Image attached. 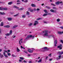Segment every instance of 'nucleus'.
I'll use <instances>...</instances> for the list:
<instances>
[{
  "mask_svg": "<svg viewBox=\"0 0 63 63\" xmlns=\"http://www.w3.org/2000/svg\"><path fill=\"white\" fill-rule=\"evenodd\" d=\"M45 8H47V9H50V7H48L47 6H45Z\"/></svg>",
  "mask_w": 63,
  "mask_h": 63,
  "instance_id": "obj_20",
  "label": "nucleus"
},
{
  "mask_svg": "<svg viewBox=\"0 0 63 63\" xmlns=\"http://www.w3.org/2000/svg\"><path fill=\"white\" fill-rule=\"evenodd\" d=\"M56 5H59L60 4H61L63 3L62 1H58L56 2H55Z\"/></svg>",
  "mask_w": 63,
  "mask_h": 63,
  "instance_id": "obj_3",
  "label": "nucleus"
},
{
  "mask_svg": "<svg viewBox=\"0 0 63 63\" xmlns=\"http://www.w3.org/2000/svg\"><path fill=\"white\" fill-rule=\"evenodd\" d=\"M3 55L5 56L6 57H8V56L7 55L5 54V52H3Z\"/></svg>",
  "mask_w": 63,
  "mask_h": 63,
  "instance_id": "obj_11",
  "label": "nucleus"
},
{
  "mask_svg": "<svg viewBox=\"0 0 63 63\" xmlns=\"http://www.w3.org/2000/svg\"><path fill=\"white\" fill-rule=\"evenodd\" d=\"M40 50H41V51H46V50H45V49H44V48L42 49H41Z\"/></svg>",
  "mask_w": 63,
  "mask_h": 63,
  "instance_id": "obj_16",
  "label": "nucleus"
},
{
  "mask_svg": "<svg viewBox=\"0 0 63 63\" xmlns=\"http://www.w3.org/2000/svg\"><path fill=\"white\" fill-rule=\"evenodd\" d=\"M43 48L44 49H45V50H45V49H47V50H48L49 49H47V47H45Z\"/></svg>",
  "mask_w": 63,
  "mask_h": 63,
  "instance_id": "obj_19",
  "label": "nucleus"
},
{
  "mask_svg": "<svg viewBox=\"0 0 63 63\" xmlns=\"http://www.w3.org/2000/svg\"><path fill=\"white\" fill-rule=\"evenodd\" d=\"M48 38H50V37H52V36L50 35H49L47 36Z\"/></svg>",
  "mask_w": 63,
  "mask_h": 63,
  "instance_id": "obj_34",
  "label": "nucleus"
},
{
  "mask_svg": "<svg viewBox=\"0 0 63 63\" xmlns=\"http://www.w3.org/2000/svg\"><path fill=\"white\" fill-rule=\"evenodd\" d=\"M13 7L14 8H16V9H19V7L16 6L15 5L13 6Z\"/></svg>",
  "mask_w": 63,
  "mask_h": 63,
  "instance_id": "obj_17",
  "label": "nucleus"
},
{
  "mask_svg": "<svg viewBox=\"0 0 63 63\" xmlns=\"http://www.w3.org/2000/svg\"><path fill=\"white\" fill-rule=\"evenodd\" d=\"M17 15H14V16H17Z\"/></svg>",
  "mask_w": 63,
  "mask_h": 63,
  "instance_id": "obj_56",
  "label": "nucleus"
},
{
  "mask_svg": "<svg viewBox=\"0 0 63 63\" xmlns=\"http://www.w3.org/2000/svg\"><path fill=\"white\" fill-rule=\"evenodd\" d=\"M47 30H46L45 31H43V33H44L45 32L44 34L43 35L44 36H48V33H47Z\"/></svg>",
  "mask_w": 63,
  "mask_h": 63,
  "instance_id": "obj_2",
  "label": "nucleus"
},
{
  "mask_svg": "<svg viewBox=\"0 0 63 63\" xmlns=\"http://www.w3.org/2000/svg\"><path fill=\"white\" fill-rule=\"evenodd\" d=\"M57 41L56 40H55V41H54V46H55V47H56V46H57V45H56V44H57Z\"/></svg>",
  "mask_w": 63,
  "mask_h": 63,
  "instance_id": "obj_9",
  "label": "nucleus"
},
{
  "mask_svg": "<svg viewBox=\"0 0 63 63\" xmlns=\"http://www.w3.org/2000/svg\"><path fill=\"white\" fill-rule=\"evenodd\" d=\"M1 30L0 29V33H1Z\"/></svg>",
  "mask_w": 63,
  "mask_h": 63,
  "instance_id": "obj_63",
  "label": "nucleus"
},
{
  "mask_svg": "<svg viewBox=\"0 0 63 63\" xmlns=\"http://www.w3.org/2000/svg\"><path fill=\"white\" fill-rule=\"evenodd\" d=\"M10 27V25H6V27H7V28H9Z\"/></svg>",
  "mask_w": 63,
  "mask_h": 63,
  "instance_id": "obj_40",
  "label": "nucleus"
},
{
  "mask_svg": "<svg viewBox=\"0 0 63 63\" xmlns=\"http://www.w3.org/2000/svg\"><path fill=\"white\" fill-rule=\"evenodd\" d=\"M20 2V1L19 0H18L17 1V2Z\"/></svg>",
  "mask_w": 63,
  "mask_h": 63,
  "instance_id": "obj_64",
  "label": "nucleus"
},
{
  "mask_svg": "<svg viewBox=\"0 0 63 63\" xmlns=\"http://www.w3.org/2000/svg\"><path fill=\"white\" fill-rule=\"evenodd\" d=\"M30 12H33V10H30Z\"/></svg>",
  "mask_w": 63,
  "mask_h": 63,
  "instance_id": "obj_44",
  "label": "nucleus"
},
{
  "mask_svg": "<svg viewBox=\"0 0 63 63\" xmlns=\"http://www.w3.org/2000/svg\"><path fill=\"white\" fill-rule=\"evenodd\" d=\"M52 9H55V10H56L57 9L55 7H52Z\"/></svg>",
  "mask_w": 63,
  "mask_h": 63,
  "instance_id": "obj_32",
  "label": "nucleus"
},
{
  "mask_svg": "<svg viewBox=\"0 0 63 63\" xmlns=\"http://www.w3.org/2000/svg\"><path fill=\"white\" fill-rule=\"evenodd\" d=\"M23 62H25V63H26V62H27V61L24 60L23 61Z\"/></svg>",
  "mask_w": 63,
  "mask_h": 63,
  "instance_id": "obj_53",
  "label": "nucleus"
},
{
  "mask_svg": "<svg viewBox=\"0 0 63 63\" xmlns=\"http://www.w3.org/2000/svg\"><path fill=\"white\" fill-rule=\"evenodd\" d=\"M4 27H7V25L6 26H4Z\"/></svg>",
  "mask_w": 63,
  "mask_h": 63,
  "instance_id": "obj_62",
  "label": "nucleus"
},
{
  "mask_svg": "<svg viewBox=\"0 0 63 63\" xmlns=\"http://www.w3.org/2000/svg\"><path fill=\"white\" fill-rule=\"evenodd\" d=\"M56 59L57 60H60V58H59L57 57V58H56Z\"/></svg>",
  "mask_w": 63,
  "mask_h": 63,
  "instance_id": "obj_35",
  "label": "nucleus"
},
{
  "mask_svg": "<svg viewBox=\"0 0 63 63\" xmlns=\"http://www.w3.org/2000/svg\"><path fill=\"white\" fill-rule=\"evenodd\" d=\"M21 48H23V47L22 46H21Z\"/></svg>",
  "mask_w": 63,
  "mask_h": 63,
  "instance_id": "obj_58",
  "label": "nucleus"
},
{
  "mask_svg": "<svg viewBox=\"0 0 63 63\" xmlns=\"http://www.w3.org/2000/svg\"><path fill=\"white\" fill-rule=\"evenodd\" d=\"M20 58L21 60H23V58L22 57H20Z\"/></svg>",
  "mask_w": 63,
  "mask_h": 63,
  "instance_id": "obj_38",
  "label": "nucleus"
},
{
  "mask_svg": "<svg viewBox=\"0 0 63 63\" xmlns=\"http://www.w3.org/2000/svg\"><path fill=\"white\" fill-rule=\"evenodd\" d=\"M24 52H25V53H27V51H24Z\"/></svg>",
  "mask_w": 63,
  "mask_h": 63,
  "instance_id": "obj_46",
  "label": "nucleus"
},
{
  "mask_svg": "<svg viewBox=\"0 0 63 63\" xmlns=\"http://www.w3.org/2000/svg\"><path fill=\"white\" fill-rule=\"evenodd\" d=\"M28 0H24V2H27Z\"/></svg>",
  "mask_w": 63,
  "mask_h": 63,
  "instance_id": "obj_41",
  "label": "nucleus"
},
{
  "mask_svg": "<svg viewBox=\"0 0 63 63\" xmlns=\"http://www.w3.org/2000/svg\"><path fill=\"white\" fill-rule=\"evenodd\" d=\"M30 15V13L29 12L27 11V15Z\"/></svg>",
  "mask_w": 63,
  "mask_h": 63,
  "instance_id": "obj_27",
  "label": "nucleus"
},
{
  "mask_svg": "<svg viewBox=\"0 0 63 63\" xmlns=\"http://www.w3.org/2000/svg\"><path fill=\"white\" fill-rule=\"evenodd\" d=\"M57 22H59L60 21V19H58L57 20Z\"/></svg>",
  "mask_w": 63,
  "mask_h": 63,
  "instance_id": "obj_37",
  "label": "nucleus"
},
{
  "mask_svg": "<svg viewBox=\"0 0 63 63\" xmlns=\"http://www.w3.org/2000/svg\"><path fill=\"white\" fill-rule=\"evenodd\" d=\"M7 55H8V56H10L11 55V54L9 53H7Z\"/></svg>",
  "mask_w": 63,
  "mask_h": 63,
  "instance_id": "obj_33",
  "label": "nucleus"
},
{
  "mask_svg": "<svg viewBox=\"0 0 63 63\" xmlns=\"http://www.w3.org/2000/svg\"><path fill=\"white\" fill-rule=\"evenodd\" d=\"M32 25V23H30L29 25V26H31Z\"/></svg>",
  "mask_w": 63,
  "mask_h": 63,
  "instance_id": "obj_30",
  "label": "nucleus"
},
{
  "mask_svg": "<svg viewBox=\"0 0 63 63\" xmlns=\"http://www.w3.org/2000/svg\"><path fill=\"white\" fill-rule=\"evenodd\" d=\"M17 52H19V51H20V50L19 49L18 47H17Z\"/></svg>",
  "mask_w": 63,
  "mask_h": 63,
  "instance_id": "obj_18",
  "label": "nucleus"
},
{
  "mask_svg": "<svg viewBox=\"0 0 63 63\" xmlns=\"http://www.w3.org/2000/svg\"><path fill=\"white\" fill-rule=\"evenodd\" d=\"M18 26L17 25H15L14 26H13V28H16V27H17Z\"/></svg>",
  "mask_w": 63,
  "mask_h": 63,
  "instance_id": "obj_23",
  "label": "nucleus"
},
{
  "mask_svg": "<svg viewBox=\"0 0 63 63\" xmlns=\"http://www.w3.org/2000/svg\"><path fill=\"white\" fill-rule=\"evenodd\" d=\"M60 28H61V29H63V27H60Z\"/></svg>",
  "mask_w": 63,
  "mask_h": 63,
  "instance_id": "obj_57",
  "label": "nucleus"
},
{
  "mask_svg": "<svg viewBox=\"0 0 63 63\" xmlns=\"http://www.w3.org/2000/svg\"><path fill=\"white\" fill-rule=\"evenodd\" d=\"M0 15H4L5 14V13H2L1 12H0Z\"/></svg>",
  "mask_w": 63,
  "mask_h": 63,
  "instance_id": "obj_15",
  "label": "nucleus"
},
{
  "mask_svg": "<svg viewBox=\"0 0 63 63\" xmlns=\"http://www.w3.org/2000/svg\"><path fill=\"white\" fill-rule=\"evenodd\" d=\"M58 57L59 58H60L61 57V55H60L58 56Z\"/></svg>",
  "mask_w": 63,
  "mask_h": 63,
  "instance_id": "obj_45",
  "label": "nucleus"
},
{
  "mask_svg": "<svg viewBox=\"0 0 63 63\" xmlns=\"http://www.w3.org/2000/svg\"><path fill=\"white\" fill-rule=\"evenodd\" d=\"M7 51L8 52H10V50H7Z\"/></svg>",
  "mask_w": 63,
  "mask_h": 63,
  "instance_id": "obj_55",
  "label": "nucleus"
},
{
  "mask_svg": "<svg viewBox=\"0 0 63 63\" xmlns=\"http://www.w3.org/2000/svg\"><path fill=\"white\" fill-rule=\"evenodd\" d=\"M0 57H3V55L2 54L0 56Z\"/></svg>",
  "mask_w": 63,
  "mask_h": 63,
  "instance_id": "obj_48",
  "label": "nucleus"
},
{
  "mask_svg": "<svg viewBox=\"0 0 63 63\" xmlns=\"http://www.w3.org/2000/svg\"><path fill=\"white\" fill-rule=\"evenodd\" d=\"M52 60V59H50L49 60V61H51V60Z\"/></svg>",
  "mask_w": 63,
  "mask_h": 63,
  "instance_id": "obj_60",
  "label": "nucleus"
},
{
  "mask_svg": "<svg viewBox=\"0 0 63 63\" xmlns=\"http://www.w3.org/2000/svg\"><path fill=\"white\" fill-rule=\"evenodd\" d=\"M13 38H15L16 37V36H13Z\"/></svg>",
  "mask_w": 63,
  "mask_h": 63,
  "instance_id": "obj_51",
  "label": "nucleus"
},
{
  "mask_svg": "<svg viewBox=\"0 0 63 63\" xmlns=\"http://www.w3.org/2000/svg\"><path fill=\"white\" fill-rule=\"evenodd\" d=\"M57 53H58V54L59 55L62 54H63V51L62 52L59 51Z\"/></svg>",
  "mask_w": 63,
  "mask_h": 63,
  "instance_id": "obj_8",
  "label": "nucleus"
},
{
  "mask_svg": "<svg viewBox=\"0 0 63 63\" xmlns=\"http://www.w3.org/2000/svg\"><path fill=\"white\" fill-rule=\"evenodd\" d=\"M32 6L33 7H36V6L34 4H32Z\"/></svg>",
  "mask_w": 63,
  "mask_h": 63,
  "instance_id": "obj_14",
  "label": "nucleus"
},
{
  "mask_svg": "<svg viewBox=\"0 0 63 63\" xmlns=\"http://www.w3.org/2000/svg\"><path fill=\"white\" fill-rule=\"evenodd\" d=\"M61 43H62L63 44V40H61Z\"/></svg>",
  "mask_w": 63,
  "mask_h": 63,
  "instance_id": "obj_49",
  "label": "nucleus"
},
{
  "mask_svg": "<svg viewBox=\"0 0 63 63\" xmlns=\"http://www.w3.org/2000/svg\"><path fill=\"white\" fill-rule=\"evenodd\" d=\"M31 62H31V61H30L29 62V63H31Z\"/></svg>",
  "mask_w": 63,
  "mask_h": 63,
  "instance_id": "obj_61",
  "label": "nucleus"
},
{
  "mask_svg": "<svg viewBox=\"0 0 63 63\" xmlns=\"http://www.w3.org/2000/svg\"><path fill=\"white\" fill-rule=\"evenodd\" d=\"M44 12H45L46 13H47V11L46 10H44Z\"/></svg>",
  "mask_w": 63,
  "mask_h": 63,
  "instance_id": "obj_29",
  "label": "nucleus"
},
{
  "mask_svg": "<svg viewBox=\"0 0 63 63\" xmlns=\"http://www.w3.org/2000/svg\"><path fill=\"white\" fill-rule=\"evenodd\" d=\"M36 10L37 11H40V9L39 8H37Z\"/></svg>",
  "mask_w": 63,
  "mask_h": 63,
  "instance_id": "obj_52",
  "label": "nucleus"
},
{
  "mask_svg": "<svg viewBox=\"0 0 63 63\" xmlns=\"http://www.w3.org/2000/svg\"><path fill=\"white\" fill-rule=\"evenodd\" d=\"M13 32V31L12 30H10V33H6L5 34L6 36H10V35H12V33Z\"/></svg>",
  "mask_w": 63,
  "mask_h": 63,
  "instance_id": "obj_4",
  "label": "nucleus"
},
{
  "mask_svg": "<svg viewBox=\"0 0 63 63\" xmlns=\"http://www.w3.org/2000/svg\"><path fill=\"white\" fill-rule=\"evenodd\" d=\"M47 13H46V14H44L43 15V16H47Z\"/></svg>",
  "mask_w": 63,
  "mask_h": 63,
  "instance_id": "obj_26",
  "label": "nucleus"
},
{
  "mask_svg": "<svg viewBox=\"0 0 63 63\" xmlns=\"http://www.w3.org/2000/svg\"><path fill=\"white\" fill-rule=\"evenodd\" d=\"M23 8H21L20 9H19V10H23Z\"/></svg>",
  "mask_w": 63,
  "mask_h": 63,
  "instance_id": "obj_42",
  "label": "nucleus"
},
{
  "mask_svg": "<svg viewBox=\"0 0 63 63\" xmlns=\"http://www.w3.org/2000/svg\"><path fill=\"white\" fill-rule=\"evenodd\" d=\"M38 23V22L37 21H35L34 24V25H36V24H37Z\"/></svg>",
  "mask_w": 63,
  "mask_h": 63,
  "instance_id": "obj_10",
  "label": "nucleus"
},
{
  "mask_svg": "<svg viewBox=\"0 0 63 63\" xmlns=\"http://www.w3.org/2000/svg\"><path fill=\"white\" fill-rule=\"evenodd\" d=\"M51 5H53V6H55V5L51 3Z\"/></svg>",
  "mask_w": 63,
  "mask_h": 63,
  "instance_id": "obj_47",
  "label": "nucleus"
},
{
  "mask_svg": "<svg viewBox=\"0 0 63 63\" xmlns=\"http://www.w3.org/2000/svg\"><path fill=\"white\" fill-rule=\"evenodd\" d=\"M12 56H13V57H16V56L15 55H14L13 54H12Z\"/></svg>",
  "mask_w": 63,
  "mask_h": 63,
  "instance_id": "obj_24",
  "label": "nucleus"
},
{
  "mask_svg": "<svg viewBox=\"0 0 63 63\" xmlns=\"http://www.w3.org/2000/svg\"><path fill=\"white\" fill-rule=\"evenodd\" d=\"M42 59H40L39 61H38V62H41V61H42Z\"/></svg>",
  "mask_w": 63,
  "mask_h": 63,
  "instance_id": "obj_25",
  "label": "nucleus"
},
{
  "mask_svg": "<svg viewBox=\"0 0 63 63\" xmlns=\"http://www.w3.org/2000/svg\"><path fill=\"white\" fill-rule=\"evenodd\" d=\"M12 4H13V2H9L8 3V5H11Z\"/></svg>",
  "mask_w": 63,
  "mask_h": 63,
  "instance_id": "obj_28",
  "label": "nucleus"
},
{
  "mask_svg": "<svg viewBox=\"0 0 63 63\" xmlns=\"http://www.w3.org/2000/svg\"><path fill=\"white\" fill-rule=\"evenodd\" d=\"M26 17V16L25 15H23L22 16V17L23 18H25Z\"/></svg>",
  "mask_w": 63,
  "mask_h": 63,
  "instance_id": "obj_39",
  "label": "nucleus"
},
{
  "mask_svg": "<svg viewBox=\"0 0 63 63\" xmlns=\"http://www.w3.org/2000/svg\"><path fill=\"white\" fill-rule=\"evenodd\" d=\"M62 44L60 45V46H58V48H59L60 49H62Z\"/></svg>",
  "mask_w": 63,
  "mask_h": 63,
  "instance_id": "obj_5",
  "label": "nucleus"
},
{
  "mask_svg": "<svg viewBox=\"0 0 63 63\" xmlns=\"http://www.w3.org/2000/svg\"><path fill=\"white\" fill-rule=\"evenodd\" d=\"M0 10H3V8H2V7H0Z\"/></svg>",
  "mask_w": 63,
  "mask_h": 63,
  "instance_id": "obj_50",
  "label": "nucleus"
},
{
  "mask_svg": "<svg viewBox=\"0 0 63 63\" xmlns=\"http://www.w3.org/2000/svg\"><path fill=\"white\" fill-rule=\"evenodd\" d=\"M7 9H8V8H7V7L2 8L3 10H5V11H6L7 10Z\"/></svg>",
  "mask_w": 63,
  "mask_h": 63,
  "instance_id": "obj_13",
  "label": "nucleus"
},
{
  "mask_svg": "<svg viewBox=\"0 0 63 63\" xmlns=\"http://www.w3.org/2000/svg\"><path fill=\"white\" fill-rule=\"evenodd\" d=\"M28 51L29 52H30L31 53V52H32V51L30 49H29L28 50Z\"/></svg>",
  "mask_w": 63,
  "mask_h": 63,
  "instance_id": "obj_21",
  "label": "nucleus"
},
{
  "mask_svg": "<svg viewBox=\"0 0 63 63\" xmlns=\"http://www.w3.org/2000/svg\"><path fill=\"white\" fill-rule=\"evenodd\" d=\"M4 52H7V51L6 50H4Z\"/></svg>",
  "mask_w": 63,
  "mask_h": 63,
  "instance_id": "obj_54",
  "label": "nucleus"
},
{
  "mask_svg": "<svg viewBox=\"0 0 63 63\" xmlns=\"http://www.w3.org/2000/svg\"><path fill=\"white\" fill-rule=\"evenodd\" d=\"M22 61V60H19V62H21Z\"/></svg>",
  "mask_w": 63,
  "mask_h": 63,
  "instance_id": "obj_59",
  "label": "nucleus"
},
{
  "mask_svg": "<svg viewBox=\"0 0 63 63\" xmlns=\"http://www.w3.org/2000/svg\"><path fill=\"white\" fill-rule=\"evenodd\" d=\"M34 37L35 36L32 35H28L27 37L23 41V43H25V42H26V41H27V40L28 39V38L32 37V39H33L34 38Z\"/></svg>",
  "mask_w": 63,
  "mask_h": 63,
  "instance_id": "obj_1",
  "label": "nucleus"
},
{
  "mask_svg": "<svg viewBox=\"0 0 63 63\" xmlns=\"http://www.w3.org/2000/svg\"><path fill=\"white\" fill-rule=\"evenodd\" d=\"M50 11L51 12H52V13H56V10H54L53 9H51Z\"/></svg>",
  "mask_w": 63,
  "mask_h": 63,
  "instance_id": "obj_7",
  "label": "nucleus"
},
{
  "mask_svg": "<svg viewBox=\"0 0 63 63\" xmlns=\"http://www.w3.org/2000/svg\"><path fill=\"white\" fill-rule=\"evenodd\" d=\"M20 42H21V43H23L22 39H20L19 42V44L20 45H21V43H20Z\"/></svg>",
  "mask_w": 63,
  "mask_h": 63,
  "instance_id": "obj_6",
  "label": "nucleus"
},
{
  "mask_svg": "<svg viewBox=\"0 0 63 63\" xmlns=\"http://www.w3.org/2000/svg\"><path fill=\"white\" fill-rule=\"evenodd\" d=\"M58 34H62V32H58Z\"/></svg>",
  "mask_w": 63,
  "mask_h": 63,
  "instance_id": "obj_31",
  "label": "nucleus"
},
{
  "mask_svg": "<svg viewBox=\"0 0 63 63\" xmlns=\"http://www.w3.org/2000/svg\"><path fill=\"white\" fill-rule=\"evenodd\" d=\"M42 19V17H40L37 19V20H39Z\"/></svg>",
  "mask_w": 63,
  "mask_h": 63,
  "instance_id": "obj_22",
  "label": "nucleus"
},
{
  "mask_svg": "<svg viewBox=\"0 0 63 63\" xmlns=\"http://www.w3.org/2000/svg\"><path fill=\"white\" fill-rule=\"evenodd\" d=\"M48 56L49 57H51V54H50L48 55Z\"/></svg>",
  "mask_w": 63,
  "mask_h": 63,
  "instance_id": "obj_43",
  "label": "nucleus"
},
{
  "mask_svg": "<svg viewBox=\"0 0 63 63\" xmlns=\"http://www.w3.org/2000/svg\"><path fill=\"white\" fill-rule=\"evenodd\" d=\"M7 19L8 20H9V21H11V20H12V19H12L11 18H7Z\"/></svg>",
  "mask_w": 63,
  "mask_h": 63,
  "instance_id": "obj_12",
  "label": "nucleus"
},
{
  "mask_svg": "<svg viewBox=\"0 0 63 63\" xmlns=\"http://www.w3.org/2000/svg\"><path fill=\"white\" fill-rule=\"evenodd\" d=\"M0 26H3V22L1 23L0 24Z\"/></svg>",
  "mask_w": 63,
  "mask_h": 63,
  "instance_id": "obj_36",
  "label": "nucleus"
}]
</instances>
